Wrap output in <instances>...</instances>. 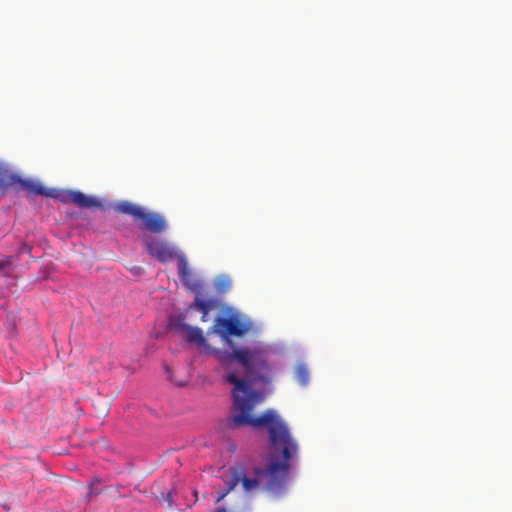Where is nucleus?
I'll return each instance as SVG.
<instances>
[{"label": "nucleus", "mask_w": 512, "mask_h": 512, "mask_svg": "<svg viewBox=\"0 0 512 512\" xmlns=\"http://www.w3.org/2000/svg\"><path fill=\"white\" fill-rule=\"evenodd\" d=\"M20 252L21 253H29L30 252V247L26 244H23L20 248Z\"/></svg>", "instance_id": "ddd939ff"}, {"label": "nucleus", "mask_w": 512, "mask_h": 512, "mask_svg": "<svg viewBox=\"0 0 512 512\" xmlns=\"http://www.w3.org/2000/svg\"><path fill=\"white\" fill-rule=\"evenodd\" d=\"M224 380L234 385L232 391L233 408L228 419L229 428L251 427L266 428L272 454L266 467H253L245 471L242 465L229 469V479L224 480L226 488L219 493L216 503L222 501L240 483L245 493H254L259 489L279 493L287 485L290 473V461L298 453V444L292 437L287 424L273 410H267L259 416L253 414L254 409L263 401V396L253 390L250 384L234 373L224 375Z\"/></svg>", "instance_id": "f257e3e1"}, {"label": "nucleus", "mask_w": 512, "mask_h": 512, "mask_svg": "<svg viewBox=\"0 0 512 512\" xmlns=\"http://www.w3.org/2000/svg\"><path fill=\"white\" fill-rule=\"evenodd\" d=\"M18 180L11 189L16 192L24 190L27 193V197L41 195L59 200L62 203H74L80 208L101 207V202L97 198L87 196L80 191L50 189L44 187L40 182L22 179L20 176H18Z\"/></svg>", "instance_id": "7ed1b4c3"}, {"label": "nucleus", "mask_w": 512, "mask_h": 512, "mask_svg": "<svg viewBox=\"0 0 512 512\" xmlns=\"http://www.w3.org/2000/svg\"><path fill=\"white\" fill-rule=\"evenodd\" d=\"M216 512H227L225 508L221 507L216 510Z\"/></svg>", "instance_id": "4468645a"}, {"label": "nucleus", "mask_w": 512, "mask_h": 512, "mask_svg": "<svg viewBox=\"0 0 512 512\" xmlns=\"http://www.w3.org/2000/svg\"><path fill=\"white\" fill-rule=\"evenodd\" d=\"M178 261V275L183 284L195 294H200L203 291V285L198 280L194 279L191 270L188 267V262L183 255H177Z\"/></svg>", "instance_id": "0eeeda50"}, {"label": "nucleus", "mask_w": 512, "mask_h": 512, "mask_svg": "<svg viewBox=\"0 0 512 512\" xmlns=\"http://www.w3.org/2000/svg\"><path fill=\"white\" fill-rule=\"evenodd\" d=\"M10 266V262L8 260L6 261H0V271L4 270L5 268Z\"/></svg>", "instance_id": "f8f14e48"}, {"label": "nucleus", "mask_w": 512, "mask_h": 512, "mask_svg": "<svg viewBox=\"0 0 512 512\" xmlns=\"http://www.w3.org/2000/svg\"><path fill=\"white\" fill-rule=\"evenodd\" d=\"M203 291L200 294H195L194 301L189 305V309H195L202 313L201 321L206 322L208 320V313L210 310L217 307V301L215 299L204 300L202 298Z\"/></svg>", "instance_id": "1a4fd4ad"}, {"label": "nucleus", "mask_w": 512, "mask_h": 512, "mask_svg": "<svg viewBox=\"0 0 512 512\" xmlns=\"http://www.w3.org/2000/svg\"><path fill=\"white\" fill-rule=\"evenodd\" d=\"M18 174L15 173L9 165L0 162V198L3 197L12 186H15V182L18 180Z\"/></svg>", "instance_id": "6e6552de"}, {"label": "nucleus", "mask_w": 512, "mask_h": 512, "mask_svg": "<svg viewBox=\"0 0 512 512\" xmlns=\"http://www.w3.org/2000/svg\"><path fill=\"white\" fill-rule=\"evenodd\" d=\"M295 377L300 385L305 386L308 384L309 372L305 365H297L295 369Z\"/></svg>", "instance_id": "9b49d317"}, {"label": "nucleus", "mask_w": 512, "mask_h": 512, "mask_svg": "<svg viewBox=\"0 0 512 512\" xmlns=\"http://www.w3.org/2000/svg\"><path fill=\"white\" fill-rule=\"evenodd\" d=\"M143 243L146 252L159 262L166 263L177 256L175 249L164 240L145 235L143 237Z\"/></svg>", "instance_id": "423d86ee"}, {"label": "nucleus", "mask_w": 512, "mask_h": 512, "mask_svg": "<svg viewBox=\"0 0 512 512\" xmlns=\"http://www.w3.org/2000/svg\"><path fill=\"white\" fill-rule=\"evenodd\" d=\"M250 329V324L237 317H218L212 327L214 333L219 335L231 349L235 348L231 336L242 337Z\"/></svg>", "instance_id": "39448f33"}, {"label": "nucleus", "mask_w": 512, "mask_h": 512, "mask_svg": "<svg viewBox=\"0 0 512 512\" xmlns=\"http://www.w3.org/2000/svg\"><path fill=\"white\" fill-rule=\"evenodd\" d=\"M211 354L224 368L237 362L251 380L269 383L272 379V367L269 364V349L261 342L250 346L235 347L231 351L209 347Z\"/></svg>", "instance_id": "f03ea898"}, {"label": "nucleus", "mask_w": 512, "mask_h": 512, "mask_svg": "<svg viewBox=\"0 0 512 512\" xmlns=\"http://www.w3.org/2000/svg\"><path fill=\"white\" fill-rule=\"evenodd\" d=\"M179 328L184 332L185 338L190 343H196L198 345H204L207 351L211 354L209 345L206 344V339L203 336V332L199 327L190 326L185 323L179 324Z\"/></svg>", "instance_id": "9d476101"}, {"label": "nucleus", "mask_w": 512, "mask_h": 512, "mask_svg": "<svg viewBox=\"0 0 512 512\" xmlns=\"http://www.w3.org/2000/svg\"><path fill=\"white\" fill-rule=\"evenodd\" d=\"M114 210L120 214L129 215L142 222V228L151 233H162L167 224L164 217L156 212L147 211L144 207L130 201H120L114 205Z\"/></svg>", "instance_id": "20e7f679"}, {"label": "nucleus", "mask_w": 512, "mask_h": 512, "mask_svg": "<svg viewBox=\"0 0 512 512\" xmlns=\"http://www.w3.org/2000/svg\"><path fill=\"white\" fill-rule=\"evenodd\" d=\"M140 271H141V268H140V267H137V268H136V272L138 273V272H140Z\"/></svg>", "instance_id": "2eb2a0df"}]
</instances>
